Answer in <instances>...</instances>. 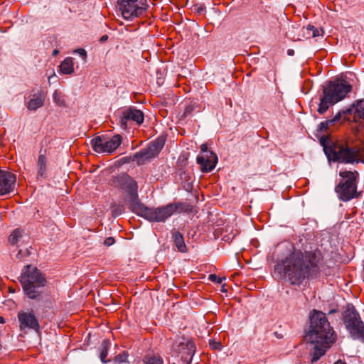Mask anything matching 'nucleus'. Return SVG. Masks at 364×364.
<instances>
[{
  "label": "nucleus",
  "instance_id": "obj_26",
  "mask_svg": "<svg viewBox=\"0 0 364 364\" xmlns=\"http://www.w3.org/2000/svg\"><path fill=\"white\" fill-rule=\"evenodd\" d=\"M128 355L126 351L117 355L114 358V364H129Z\"/></svg>",
  "mask_w": 364,
  "mask_h": 364
},
{
  "label": "nucleus",
  "instance_id": "obj_11",
  "mask_svg": "<svg viewBox=\"0 0 364 364\" xmlns=\"http://www.w3.org/2000/svg\"><path fill=\"white\" fill-rule=\"evenodd\" d=\"M121 143L122 137L119 134L114 135L109 139L104 136H98L91 141L94 151L97 153H112L118 148Z\"/></svg>",
  "mask_w": 364,
  "mask_h": 364
},
{
  "label": "nucleus",
  "instance_id": "obj_39",
  "mask_svg": "<svg viewBox=\"0 0 364 364\" xmlns=\"http://www.w3.org/2000/svg\"><path fill=\"white\" fill-rule=\"evenodd\" d=\"M21 255H22V251L19 250L18 253L17 254V257L21 259L22 257Z\"/></svg>",
  "mask_w": 364,
  "mask_h": 364
},
{
  "label": "nucleus",
  "instance_id": "obj_5",
  "mask_svg": "<svg viewBox=\"0 0 364 364\" xmlns=\"http://www.w3.org/2000/svg\"><path fill=\"white\" fill-rule=\"evenodd\" d=\"M326 140L321 139V144L329 161L344 164H353L360 161V151L358 149L351 148L348 144L336 141L327 145Z\"/></svg>",
  "mask_w": 364,
  "mask_h": 364
},
{
  "label": "nucleus",
  "instance_id": "obj_2",
  "mask_svg": "<svg viewBox=\"0 0 364 364\" xmlns=\"http://www.w3.org/2000/svg\"><path fill=\"white\" fill-rule=\"evenodd\" d=\"M306 338L314 345L311 362H316L323 356L336 341V335L331 326L326 314L314 310L310 316L309 330Z\"/></svg>",
  "mask_w": 364,
  "mask_h": 364
},
{
  "label": "nucleus",
  "instance_id": "obj_18",
  "mask_svg": "<svg viewBox=\"0 0 364 364\" xmlns=\"http://www.w3.org/2000/svg\"><path fill=\"white\" fill-rule=\"evenodd\" d=\"M45 96L42 93L33 94L27 103V108L31 111H36L43 106Z\"/></svg>",
  "mask_w": 364,
  "mask_h": 364
},
{
  "label": "nucleus",
  "instance_id": "obj_38",
  "mask_svg": "<svg viewBox=\"0 0 364 364\" xmlns=\"http://www.w3.org/2000/svg\"><path fill=\"white\" fill-rule=\"evenodd\" d=\"M287 53H288L289 55H292L294 54V50L289 49V50H288Z\"/></svg>",
  "mask_w": 364,
  "mask_h": 364
},
{
  "label": "nucleus",
  "instance_id": "obj_40",
  "mask_svg": "<svg viewBox=\"0 0 364 364\" xmlns=\"http://www.w3.org/2000/svg\"><path fill=\"white\" fill-rule=\"evenodd\" d=\"M114 211L115 215H119V214L122 213L121 210H115Z\"/></svg>",
  "mask_w": 364,
  "mask_h": 364
},
{
  "label": "nucleus",
  "instance_id": "obj_21",
  "mask_svg": "<svg viewBox=\"0 0 364 364\" xmlns=\"http://www.w3.org/2000/svg\"><path fill=\"white\" fill-rule=\"evenodd\" d=\"M60 71L65 75H70L74 72V63L72 58H66L60 63Z\"/></svg>",
  "mask_w": 364,
  "mask_h": 364
},
{
  "label": "nucleus",
  "instance_id": "obj_41",
  "mask_svg": "<svg viewBox=\"0 0 364 364\" xmlns=\"http://www.w3.org/2000/svg\"><path fill=\"white\" fill-rule=\"evenodd\" d=\"M107 39V36H103L101 37V41H105Z\"/></svg>",
  "mask_w": 364,
  "mask_h": 364
},
{
  "label": "nucleus",
  "instance_id": "obj_37",
  "mask_svg": "<svg viewBox=\"0 0 364 364\" xmlns=\"http://www.w3.org/2000/svg\"><path fill=\"white\" fill-rule=\"evenodd\" d=\"M334 364H346V363L345 362L342 361L341 360H338Z\"/></svg>",
  "mask_w": 364,
  "mask_h": 364
},
{
  "label": "nucleus",
  "instance_id": "obj_12",
  "mask_svg": "<svg viewBox=\"0 0 364 364\" xmlns=\"http://www.w3.org/2000/svg\"><path fill=\"white\" fill-rule=\"evenodd\" d=\"M164 144L165 139L164 138H158L150 144L147 148L136 153L134 157L136 163L139 165L144 164L146 161L156 156L164 147Z\"/></svg>",
  "mask_w": 364,
  "mask_h": 364
},
{
  "label": "nucleus",
  "instance_id": "obj_19",
  "mask_svg": "<svg viewBox=\"0 0 364 364\" xmlns=\"http://www.w3.org/2000/svg\"><path fill=\"white\" fill-rule=\"evenodd\" d=\"M46 150L43 151L41 149L40 151V154L38 159V176L41 177H43L46 173Z\"/></svg>",
  "mask_w": 364,
  "mask_h": 364
},
{
  "label": "nucleus",
  "instance_id": "obj_33",
  "mask_svg": "<svg viewBox=\"0 0 364 364\" xmlns=\"http://www.w3.org/2000/svg\"><path fill=\"white\" fill-rule=\"evenodd\" d=\"M114 242V239L112 237H109L105 240L104 244L106 246H110V245H113Z\"/></svg>",
  "mask_w": 364,
  "mask_h": 364
},
{
  "label": "nucleus",
  "instance_id": "obj_24",
  "mask_svg": "<svg viewBox=\"0 0 364 364\" xmlns=\"http://www.w3.org/2000/svg\"><path fill=\"white\" fill-rule=\"evenodd\" d=\"M302 31L304 36L306 38H315L321 35V31L311 25H308L306 27H303Z\"/></svg>",
  "mask_w": 364,
  "mask_h": 364
},
{
  "label": "nucleus",
  "instance_id": "obj_6",
  "mask_svg": "<svg viewBox=\"0 0 364 364\" xmlns=\"http://www.w3.org/2000/svg\"><path fill=\"white\" fill-rule=\"evenodd\" d=\"M20 282L24 293L31 299H38L41 295L38 288L46 284V279L37 267L27 265L22 271Z\"/></svg>",
  "mask_w": 364,
  "mask_h": 364
},
{
  "label": "nucleus",
  "instance_id": "obj_34",
  "mask_svg": "<svg viewBox=\"0 0 364 364\" xmlns=\"http://www.w3.org/2000/svg\"><path fill=\"white\" fill-rule=\"evenodd\" d=\"M76 52L77 53H79V55L83 58V59H85L87 58V53L85 51V50L82 49V48H80V49H77L76 50Z\"/></svg>",
  "mask_w": 364,
  "mask_h": 364
},
{
  "label": "nucleus",
  "instance_id": "obj_23",
  "mask_svg": "<svg viewBox=\"0 0 364 364\" xmlns=\"http://www.w3.org/2000/svg\"><path fill=\"white\" fill-rule=\"evenodd\" d=\"M142 360L144 364L164 363L162 357L160 355L154 353H147L146 355H144Z\"/></svg>",
  "mask_w": 364,
  "mask_h": 364
},
{
  "label": "nucleus",
  "instance_id": "obj_17",
  "mask_svg": "<svg viewBox=\"0 0 364 364\" xmlns=\"http://www.w3.org/2000/svg\"><path fill=\"white\" fill-rule=\"evenodd\" d=\"M197 162L202 172H210L215 167L218 157L214 153L201 154L198 156Z\"/></svg>",
  "mask_w": 364,
  "mask_h": 364
},
{
  "label": "nucleus",
  "instance_id": "obj_3",
  "mask_svg": "<svg viewBox=\"0 0 364 364\" xmlns=\"http://www.w3.org/2000/svg\"><path fill=\"white\" fill-rule=\"evenodd\" d=\"M188 210V205L183 203H172L157 208H148L142 203L133 211L151 222H164L174 213Z\"/></svg>",
  "mask_w": 364,
  "mask_h": 364
},
{
  "label": "nucleus",
  "instance_id": "obj_10",
  "mask_svg": "<svg viewBox=\"0 0 364 364\" xmlns=\"http://www.w3.org/2000/svg\"><path fill=\"white\" fill-rule=\"evenodd\" d=\"M343 322L354 339L357 336H361V331L364 330V323L353 306H347L343 313Z\"/></svg>",
  "mask_w": 364,
  "mask_h": 364
},
{
  "label": "nucleus",
  "instance_id": "obj_43",
  "mask_svg": "<svg viewBox=\"0 0 364 364\" xmlns=\"http://www.w3.org/2000/svg\"><path fill=\"white\" fill-rule=\"evenodd\" d=\"M178 362L180 363V360ZM173 364H176V363H173Z\"/></svg>",
  "mask_w": 364,
  "mask_h": 364
},
{
  "label": "nucleus",
  "instance_id": "obj_8",
  "mask_svg": "<svg viewBox=\"0 0 364 364\" xmlns=\"http://www.w3.org/2000/svg\"><path fill=\"white\" fill-rule=\"evenodd\" d=\"M339 176L345 181H341L335 188L341 200L348 201L352 199L356 193L357 178L358 173L355 171H341Z\"/></svg>",
  "mask_w": 364,
  "mask_h": 364
},
{
  "label": "nucleus",
  "instance_id": "obj_7",
  "mask_svg": "<svg viewBox=\"0 0 364 364\" xmlns=\"http://www.w3.org/2000/svg\"><path fill=\"white\" fill-rule=\"evenodd\" d=\"M111 185L125 192L124 200L132 212L140 204L137 183L127 173H122L114 176L111 180Z\"/></svg>",
  "mask_w": 364,
  "mask_h": 364
},
{
  "label": "nucleus",
  "instance_id": "obj_36",
  "mask_svg": "<svg viewBox=\"0 0 364 364\" xmlns=\"http://www.w3.org/2000/svg\"><path fill=\"white\" fill-rule=\"evenodd\" d=\"M58 52H59V51H58V50L55 49V50L53 51V56L57 55L58 54Z\"/></svg>",
  "mask_w": 364,
  "mask_h": 364
},
{
  "label": "nucleus",
  "instance_id": "obj_31",
  "mask_svg": "<svg viewBox=\"0 0 364 364\" xmlns=\"http://www.w3.org/2000/svg\"><path fill=\"white\" fill-rule=\"evenodd\" d=\"M210 347L212 349H220L221 348V343L215 341L214 340H210L209 342Z\"/></svg>",
  "mask_w": 364,
  "mask_h": 364
},
{
  "label": "nucleus",
  "instance_id": "obj_30",
  "mask_svg": "<svg viewBox=\"0 0 364 364\" xmlns=\"http://www.w3.org/2000/svg\"><path fill=\"white\" fill-rule=\"evenodd\" d=\"M208 279L213 282L217 283V284H221L223 281V278L218 277L215 274H211L208 276Z\"/></svg>",
  "mask_w": 364,
  "mask_h": 364
},
{
  "label": "nucleus",
  "instance_id": "obj_35",
  "mask_svg": "<svg viewBox=\"0 0 364 364\" xmlns=\"http://www.w3.org/2000/svg\"><path fill=\"white\" fill-rule=\"evenodd\" d=\"M341 117V112H338L333 117L332 119H330V121H332V124H334L335 122H338L340 120Z\"/></svg>",
  "mask_w": 364,
  "mask_h": 364
},
{
  "label": "nucleus",
  "instance_id": "obj_4",
  "mask_svg": "<svg viewBox=\"0 0 364 364\" xmlns=\"http://www.w3.org/2000/svg\"><path fill=\"white\" fill-rule=\"evenodd\" d=\"M351 85L346 81L329 82L323 87V96L320 98L318 112L324 114L329 107L343 100L351 90Z\"/></svg>",
  "mask_w": 364,
  "mask_h": 364
},
{
  "label": "nucleus",
  "instance_id": "obj_42",
  "mask_svg": "<svg viewBox=\"0 0 364 364\" xmlns=\"http://www.w3.org/2000/svg\"><path fill=\"white\" fill-rule=\"evenodd\" d=\"M4 323V319L3 317L0 316V323Z\"/></svg>",
  "mask_w": 364,
  "mask_h": 364
},
{
  "label": "nucleus",
  "instance_id": "obj_16",
  "mask_svg": "<svg viewBox=\"0 0 364 364\" xmlns=\"http://www.w3.org/2000/svg\"><path fill=\"white\" fill-rule=\"evenodd\" d=\"M18 319L21 330L28 328L38 331L40 326L38 319L33 312L19 311Z\"/></svg>",
  "mask_w": 364,
  "mask_h": 364
},
{
  "label": "nucleus",
  "instance_id": "obj_20",
  "mask_svg": "<svg viewBox=\"0 0 364 364\" xmlns=\"http://www.w3.org/2000/svg\"><path fill=\"white\" fill-rule=\"evenodd\" d=\"M172 238L175 246L179 252H186L187 251L186 245L181 233L178 231L174 232L172 235Z\"/></svg>",
  "mask_w": 364,
  "mask_h": 364
},
{
  "label": "nucleus",
  "instance_id": "obj_32",
  "mask_svg": "<svg viewBox=\"0 0 364 364\" xmlns=\"http://www.w3.org/2000/svg\"><path fill=\"white\" fill-rule=\"evenodd\" d=\"M200 151H201L202 154H208L209 153H213L212 151L208 150V146H207V144H201Z\"/></svg>",
  "mask_w": 364,
  "mask_h": 364
},
{
  "label": "nucleus",
  "instance_id": "obj_9",
  "mask_svg": "<svg viewBox=\"0 0 364 364\" xmlns=\"http://www.w3.org/2000/svg\"><path fill=\"white\" fill-rule=\"evenodd\" d=\"M119 11L126 20H132L141 15L147 5L146 0H117Z\"/></svg>",
  "mask_w": 364,
  "mask_h": 364
},
{
  "label": "nucleus",
  "instance_id": "obj_14",
  "mask_svg": "<svg viewBox=\"0 0 364 364\" xmlns=\"http://www.w3.org/2000/svg\"><path fill=\"white\" fill-rule=\"evenodd\" d=\"M195 352L196 346L192 341L180 343L177 350L180 364H191Z\"/></svg>",
  "mask_w": 364,
  "mask_h": 364
},
{
  "label": "nucleus",
  "instance_id": "obj_22",
  "mask_svg": "<svg viewBox=\"0 0 364 364\" xmlns=\"http://www.w3.org/2000/svg\"><path fill=\"white\" fill-rule=\"evenodd\" d=\"M354 119L364 122V99L357 100L354 104Z\"/></svg>",
  "mask_w": 364,
  "mask_h": 364
},
{
  "label": "nucleus",
  "instance_id": "obj_27",
  "mask_svg": "<svg viewBox=\"0 0 364 364\" xmlns=\"http://www.w3.org/2000/svg\"><path fill=\"white\" fill-rule=\"evenodd\" d=\"M22 236V231L19 229H16L13 231V232L10 235L9 237V241L12 245H14L18 242V239Z\"/></svg>",
  "mask_w": 364,
  "mask_h": 364
},
{
  "label": "nucleus",
  "instance_id": "obj_15",
  "mask_svg": "<svg viewBox=\"0 0 364 364\" xmlns=\"http://www.w3.org/2000/svg\"><path fill=\"white\" fill-rule=\"evenodd\" d=\"M16 181V177L14 173L0 170V195L4 196L13 192Z\"/></svg>",
  "mask_w": 364,
  "mask_h": 364
},
{
  "label": "nucleus",
  "instance_id": "obj_29",
  "mask_svg": "<svg viewBox=\"0 0 364 364\" xmlns=\"http://www.w3.org/2000/svg\"><path fill=\"white\" fill-rule=\"evenodd\" d=\"M331 124H333L332 121L330 120L322 122L319 124V129L321 131H326L329 128V126Z\"/></svg>",
  "mask_w": 364,
  "mask_h": 364
},
{
  "label": "nucleus",
  "instance_id": "obj_25",
  "mask_svg": "<svg viewBox=\"0 0 364 364\" xmlns=\"http://www.w3.org/2000/svg\"><path fill=\"white\" fill-rule=\"evenodd\" d=\"M109 346H110V342L107 339L104 340L102 342V344L100 346V360L104 363H107L109 361V360L106 359V358L108 355V349H109Z\"/></svg>",
  "mask_w": 364,
  "mask_h": 364
},
{
  "label": "nucleus",
  "instance_id": "obj_1",
  "mask_svg": "<svg viewBox=\"0 0 364 364\" xmlns=\"http://www.w3.org/2000/svg\"><path fill=\"white\" fill-rule=\"evenodd\" d=\"M322 258L318 250L304 252L294 250L275 265L274 271L280 274L284 273L291 284L300 285L306 279L319 274V264Z\"/></svg>",
  "mask_w": 364,
  "mask_h": 364
},
{
  "label": "nucleus",
  "instance_id": "obj_28",
  "mask_svg": "<svg viewBox=\"0 0 364 364\" xmlns=\"http://www.w3.org/2000/svg\"><path fill=\"white\" fill-rule=\"evenodd\" d=\"M53 99L54 102L58 106H64L65 100L63 99V96L61 92L58 90H55L53 94Z\"/></svg>",
  "mask_w": 364,
  "mask_h": 364
},
{
  "label": "nucleus",
  "instance_id": "obj_13",
  "mask_svg": "<svg viewBox=\"0 0 364 364\" xmlns=\"http://www.w3.org/2000/svg\"><path fill=\"white\" fill-rule=\"evenodd\" d=\"M144 113L141 110L128 108L123 112L120 119V126L122 129H127L131 125V122L141 125L144 122Z\"/></svg>",
  "mask_w": 364,
  "mask_h": 364
}]
</instances>
